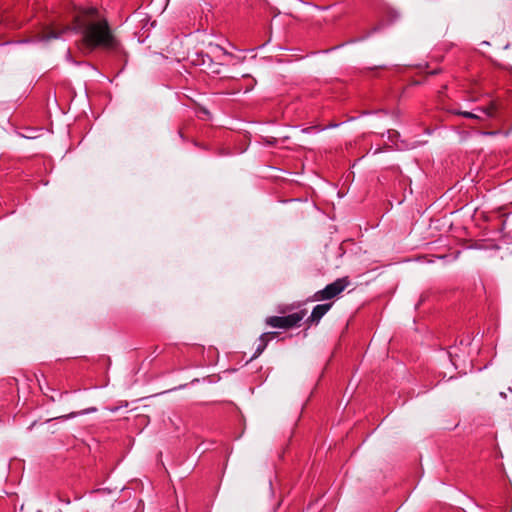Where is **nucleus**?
Instances as JSON below:
<instances>
[{
	"label": "nucleus",
	"mask_w": 512,
	"mask_h": 512,
	"mask_svg": "<svg viewBox=\"0 0 512 512\" xmlns=\"http://www.w3.org/2000/svg\"><path fill=\"white\" fill-rule=\"evenodd\" d=\"M76 29L82 34V40L90 49L103 48L114 50L119 40L114 35L107 17L96 7H86L75 16Z\"/></svg>",
	"instance_id": "obj_1"
},
{
	"label": "nucleus",
	"mask_w": 512,
	"mask_h": 512,
	"mask_svg": "<svg viewBox=\"0 0 512 512\" xmlns=\"http://www.w3.org/2000/svg\"><path fill=\"white\" fill-rule=\"evenodd\" d=\"M350 280L348 277L336 279L334 282L328 284L324 289L317 291L313 295L314 301L330 300L340 295L348 286Z\"/></svg>",
	"instance_id": "obj_2"
},
{
	"label": "nucleus",
	"mask_w": 512,
	"mask_h": 512,
	"mask_svg": "<svg viewBox=\"0 0 512 512\" xmlns=\"http://www.w3.org/2000/svg\"><path fill=\"white\" fill-rule=\"evenodd\" d=\"M332 306V302L316 305L307 319V322L311 324H318L321 318L331 309Z\"/></svg>",
	"instance_id": "obj_3"
},
{
	"label": "nucleus",
	"mask_w": 512,
	"mask_h": 512,
	"mask_svg": "<svg viewBox=\"0 0 512 512\" xmlns=\"http://www.w3.org/2000/svg\"><path fill=\"white\" fill-rule=\"evenodd\" d=\"M306 312L304 310L282 316L283 317V329H289L295 326H298L299 323L305 317Z\"/></svg>",
	"instance_id": "obj_4"
},
{
	"label": "nucleus",
	"mask_w": 512,
	"mask_h": 512,
	"mask_svg": "<svg viewBox=\"0 0 512 512\" xmlns=\"http://www.w3.org/2000/svg\"><path fill=\"white\" fill-rule=\"evenodd\" d=\"M499 109L498 103L495 100L490 101V103L485 107L476 108L477 111L482 112L487 119H493L497 116V111Z\"/></svg>",
	"instance_id": "obj_5"
},
{
	"label": "nucleus",
	"mask_w": 512,
	"mask_h": 512,
	"mask_svg": "<svg viewBox=\"0 0 512 512\" xmlns=\"http://www.w3.org/2000/svg\"><path fill=\"white\" fill-rule=\"evenodd\" d=\"M276 335L275 332H266L263 333L259 338V345L256 349V352L253 356V358L259 356L266 348L268 342Z\"/></svg>",
	"instance_id": "obj_6"
},
{
	"label": "nucleus",
	"mask_w": 512,
	"mask_h": 512,
	"mask_svg": "<svg viewBox=\"0 0 512 512\" xmlns=\"http://www.w3.org/2000/svg\"><path fill=\"white\" fill-rule=\"evenodd\" d=\"M211 53L214 55L215 58H218L222 60V57H232L233 55L226 50H224L219 45H213L211 46Z\"/></svg>",
	"instance_id": "obj_7"
},
{
	"label": "nucleus",
	"mask_w": 512,
	"mask_h": 512,
	"mask_svg": "<svg viewBox=\"0 0 512 512\" xmlns=\"http://www.w3.org/2000/svg\"><path fill=\"white\" fill-rule=\"evenodd\" d=\"M265 322L270 327L283 329V317L282 316L268 317V318H266Z\"/></svg>",
	"instance_id": "obj_8"
},
{
	"label": "nucleus",
	"mask_w": 512,
	"mask_h": 512,
	"mask_svg": "<svg viewBox=\"0 0 512 512\" xmlns=\"http://www.w3.org/2000/svg\"><path fill=\"white\" fill-rule=\"evenodd\" d=\"M453 113L456 115L466 117V118H470V119H477V120L484 119L479 114L473 113V112H468V111L454 110Z\"/></svg>",
	"instance_id": "obj_9"
},
{
	"label": "nucleus",
	"mask_w": 512,
	"mask_h": 512,
	"mask_svg": "<svg viewBox=\"0 0 512 512\" xmlns=\"http://www.w3.org/2000/svg\"><path fill=\"white\" fill-rule=\"evenodd\" d=\"M57 37H59V35L57 33H55L54 30H49L48 32L44 33L40 37V40H49V39L57 38Z\"/></svg>",
	"instance_id": "obj_10"
}]
</instances>
